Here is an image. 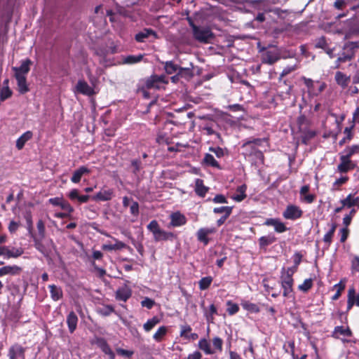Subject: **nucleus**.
Returning <instances> with one entry per match:
<instances>
[{"label": "nucleus", "instance_id": "obj_1", "mask_svg": "<svg viewBox=\"0 0 359 359\" xmlns=\"http://www.w3.org/2000/svg\"><path fill=\"white\" fill-rule=\"evenodd\" d=\"M189 26L191 27L193 37L195 40L203 43H207L213 38V33L208 27L197 26L191 19L188 18Z\"/></svg>", "mask_w": 359, "mask_h": 359}, {"label": "nucleus", "instance_id": "obj_2", "mask_svg": "<svg viewBox=\"0 0 359 359\" xmlns=\"http://www.w3.org/2000/svg\"><path fill=\"white\" fill-rule=\"evenodd\" d=\"M147 229L151 231L154 236V240L156 242L173 240L175 238V235L170 231H166L161 229L158 222L156 220L151 221L147 225Z\"/></svg>", "mask_w": 359, "mask_h": 359}, {"label": "nucleus", "instance_id": "obj_3", "mask_svg": "<svg viewBox=\"0 0 359 359\" xmlns=\"http://www.w3.org/2000/svg\"><path fill=\"white\" fill-rule=\"evenodd\" d=\"M359 47L358 42H351L344 46V51L339 55L335 62V68H339L341 63L351 61L355 56L353 49Z\"/></svg>", "mask_w": 359, "mask_h": 359}, {"label": "nucleus", "instance_id": "obj_4", "mask_svg": "<svg viewBox=\"0 0 359 359\" xmlns=\"http://www.w3.org/2000/svg\"><path fill=\"white\" fill-rule=\"evenodd\" d=\"M216 232L217 229L215 227H203L197 231L196 235L198 242L202 243L204 245H207L210 241L208 236Z\"/></svg>", "mask_w": 359, "mask_h": 359}, {"label": "nucleus", "instance_id": "obj_5", "mask_svg": "<svg viewBox=\"0 0 359 359\" xmlns=\"http://www.w3.org/2000/svg\"><path fill=\"white\" fill-rule=\"evenodd\" d=\"M114 197V191L111 188L106 187L101 189L95 195L92 196V199L95 201H109Z\"/></svg>", "mask_w": 359, "mask_h": 359}, {"label": "nucleus", "instance_id": "obj_6", "mask_svg": "<svg viewBox=\"0 0 359 359\" xmlns=\"http://www.w3.org/2000/svg\"><path fill=\"white\" fill-rule=\"evenodd\" d=\"M302 210L297 205H289L283 213L284 218L287 219L295 220L302 215Z\"/></svg>", "mask_w": 359, "mask_h": 359}, {"label": "nucleus", "instance_id": "obj_7", "mask_svg": "<svg viewBox=\"0 0 359 359\" xmlns=\"http://www.w3.org/2000/svg\"><path fill=\"white\" fill-rule=\"evenodd\" d=\"M245 155L246 156H249L252 158V161L255 162V163H264V156L263 153L257 149L255 146H252L248 147V149H245Z\"/></svg>", "mask_w": 359, "mask_h": 359}, {"label": "nucleus", "instance_id": "obj_8", "mask_svg": "<svg viewBox=\"0 0 359 359\" xmlns=\"http://www.w3.org/2000/svg\"><path fill=\"white\" fill-rule=\"evenodd\" d=\"M294 280L292 278L287 276H280V284L283 290V295L285 297H291L293 291Z\"/></svg>", "mask_w": 359, "mask_h": 359}, {"label": "nucleus", "instance_id": "obj_9", "mask_svg": "<svg viewBox=\"0 0 359 359\" xmlns=\"http://www.w3.org/2000/svg\"><path fill=\"white\" fill-rule=\"evenodd\" d=\"M75 93L90 96L95 93V91L94 89L90 86L86 81L80 79L78 81L75 86Z\"/></svg>", "mask_w": 359, "mask_h": 359}, {"label": "nucleus", "instance_id": "obj_10", "mask_svg": "<svg viewBox=\"0 0 359 359\" xmlns=\"http://www.w3.org/2000/svg\"><path fill=\"white\" fill-rule=\"evenodd\" d=\"M280 58V53L277 49L266 50L262 55V62L273 65Z\"/></svg>", "mask_w": 359, "mask_h": 359}, {"label": "nucleus", "instance_id": "obj_11", "mask_svg": "<svg viewBox=\"0 0 359 359\" xmlns=\"http://www.w3.org/2000/svg\"><path fill=\"white\" fill-rule=\"evenodd\" d=\"M354 168L353 163L350 160V158L341 154L340 163L337 166V170L341 173H346L348 171L353 170Z\"/></svg>", "mask_w": 359, "mask_h": 359}, {"label": "nucleus", "instance_id": "obj_12", "mask_svg": "<svg viewBox=\"0 0 359 359\" xmlns=\"http://www.w3.org/2000/svg\"><path fill=\"white\" fill-rule=\"evenodd\" d=\"M170 225L173 227H178L184 225L187 222V217L184 215L182 214L180 212L177 211L172 212L170 215Z\"/></svg>", "mask_w": 359, "mask_h": 359}, {"label": "nucleus", "instance_id": "obj_13", "mask_svg": "<svg viewBox=\"0 0 359 359\" xmlns=\"http://www.w3.org/2000/svg\"><path fill=\"white\" fill-rule=\"evenodd\" d=\"M25 351L21 345L15 344L9 348L8 356L9 359H18V357L25 358Z\"/></svg>", "mask_w": 359, "mask_h": 359}, {"label": "nucleus", "instance_id": "obj_14", "mask_svg": "<svg viewBox=\"0 0 359 359\" xmlns=\"http://www.w3.org/2000/svg\"><path fill=\"white\" fill-rule=\"evenodd\" d=\"M132 295V290L129 286L124 285L120 287L116 292V299L119 301L126 302Z\"/></svg>", "mask_w": 359, "mask_h": 359}, {"label": "nucleus", "instance_id": "obj_15", "mask_svg": "<svg viewBox=\"0 0 359 359\" xmlns=\"http://www.w3.org/2000/svg\"><path fill=\"white\" fill-rule=\"evenodd\" d=\"M31 64V60L29 59H26L22 62L20 67H13L12 69L14 72V76L18 75L19 74V75L26 77L27 74L29 72Z\"/></svg>", "mask_w": 359, "mask_h": 359}, {"label": "nucleus", "instance_id": "obj_16", "mask_svg": "<svg viewBox=\"0 0 359 359\" xmlns=\"http://www.w3.org/2000/svg\"><path fill=\"white\" fill-rule=\"evenodd\" d=\"M264 224L266 226H272L274 227V230L277 233H283L287 231V227L285 226V224L281 222L280 219L276 218H270L267 219Z\"/></svg>", "mask_w": 359, "mask_h": 359}, {"label": "nucleus", "instance_id": "obj_17", "mask_svg": "<svg viewBox=\"0 0 359 359\" xmlns=\"http://www.w3.org/2000/svg\"><path fill=\"white\" fill-rule=\"evenodd\" d=\"M22 271V268L17 265H8L0 268V277L6 275L17 276Z\"/></svg>", "mask_w": 359, "mask_h": 359}, {"label": "nucleus", "instance_id": "obj_18", "mask_svg": "<svg viewBox=\"0 0 359 359\" xmlns=\"http://www.w3.org/2000/svg\"><path fill=\"white\" fill-rule=\"evenodd\" d=\"M97 346L106 354L108 355L109 359H115V354L111 349L107 341L103 338H98L96 340Z\"/></svg>", "mask_w": 359, "mask_h": 359}, {"label": "nucleus", "instance_id": "obj_19", "mask_svg": "<svg viewBox=\"0 0 359 359\" xmlns=\"http://www.w3.org/2000/svg\"><path fill=\"white\" fill-rule=\"evenodd\" d=\"M90 172V170L89 168L86 166H81L73 172L71 181L74 184H77L81 181L83 175H88Z\"/></svg>", "mask_w": 359, "mask_h": 359}, {"label": "nucleus", "instance_id": "obj_20", "mask_svg": "<svg viewBox=\"0 0 359 359\" xmlns=\"http://www.w3.org/2000/svg\"><path fill=\"white\" fill-rule=\"evenodd\" d=\"M15 78L17 81L18 90L20 94H25L29 90L28 85L27 83V79L24 76L15 75Z\"/></svg>", "mask_w": 359, "mask_h": 359}, {"label": "nucleus", "instance_id": "obj_21", "mask_svg": "<svg viewBox=\"0 0 359 359\" xmlns=\"http://www.w3.org/2000/svg\"><path fill=\"white\" fill-rule=\"evenodd\" d=\"M78 317L74 311H71L67 316V324L70 333H73L77 327Z\"/></svg>", "mask_w": 359, "mask_h": 359}, {"label": "nucleus", "instance_id": "obj_22", "mask_svg": "<svg viewBox=\"0 0 359 359\" xmlns=\"http://www.w3.org/2000/svg\"><path fill=\"white\" fill-rule=\"evenodd\" d=\"M50 297L54 302H57L63 297V292L61 287L55 285H48Z\"/></svg>", "mask_w": 359, "mask_h": 359}, {"label": "nucleus", "instance_id": "obj_23", "mask_svg": "<svg viewBox=\"0 0 359 359\" xmlns=\"http://www.w3.org/2000/svg\"><path fill=\"white\" fill-rule=\"evenodd\" d=\"M334 79L336 83L342 88H346L350 82V76H346L341 72H337Z\"/></svg>", "mask_w": 359, "mask_h": 359}, {"label": "nucleus", "instance_id": "obj_24", "mask_svg": "<svg viewBox=\"0 0 359 359\" xmlns=\"http://www.w3.org/2000/svg\"><path fill=\"white\" fill-rule=\"evenodd\" d=\"M351 334L352 332L348 327H344V326H337L335 327L332 334V337L338 339L341 335L344 337H350Z\"/></svg>", "mask_w": 359, "mask_h": 359}, {"label": "nucleus", "instance_id": "obj_25", "mask_svg": "<svg viewBox=\"0 0 359 359\" xmlns=\"http://www.w3.org/2000/svg\"><path fill=\"white\" fill-rule=\"evenodd\" d=\"M209 188L205 187L203 184V181L201 179H196L195 181V192L201 196L204 197L207 194Z\"/></svg>", "mask_w": 359, "mask_h": 359}, {"label": "nucleus", "instance_id": "obj_26", "mask_svg": "<svg viewBox=\"0 0 359 359\" xmlns=\"http://www.w3.org/2000/svg\"><path fill=\"white\" fill-rule=\"evenodd\" d=\"M114 240L115 241L114 244H104L102 246V248L104 250L112 251V250H119L126 248L127 247V245L122 241H118L116 238H114Z\"/></svg>", "mask_w": 359, "mask_h": 359}, {"label": "nucleus", "instance_id": "obj_27", "mask_svg": "<svg viewBox=\"0 0 359 359\" xmlns=\"http://www.w3.org/2000/svg\"><path fill=\"white\" fill-rule=\"evenodd\" d=\"M343 207L351 208L357 206L359 208V197H353L351 194L347 196V197L341 201Z\"/></svg>", "mask_w": 359, "mask_h": 359}, {"label": "nucleus", "instance_id": "obj_28", "mask_svg": "<svg viewBox=\"0 0 359 359\" xmlns=\"http://www.w3.org/2000/svg\"><path fill=\"white\" fill-rule=\"evenodd\" d=\"M32 137V133L31 131H27L24 133L16 141V147L18 149H22L25 143L31 140Z\"/></svg>", "mask_w": 359, "mask_h": 359}, {"label": "nucleus", "instance_id": "obj_29", "mask_svg": "<svg viewBox=\"0 0 359 359\" xmlns=\"http://www.w3.org/2000/svg\"><path fill=\"white\" fill-rule=\"evenodd\" d=\"M23 252L24 250L21 248H13L12 249H10L8 246H6L5 257L6 259L18 258L20 256H21L23 254Z\"/></svg>", "mask_w": 359, "mask_h": 359}, {"label": "nucleus", "instance_id": "obj_30", "mask_svg": "<svg viewBox=\"0 0 359 359\" xmlns=\"http://www.w3.org/2000/svg\"><path fill=\"white\" fill-rule=\"evenodd\" d=\"M267 139L266 138H252L245 141L242 145L243 149H248L250 147L255 146L259 147L263 142H266Z\"/></svg>", "mask_w": 359, "mask_h": 359}, {"label": "nucleus", "instance_id": "obj_31", "mask_svg": "<svg viewBox=\"0 0 359 359\" xmlns=\"http://www.w3.org/2000/svg\"><path fill=\"white\" fill-rule=\"evenodd\" d=\"M160 322L161 318L158 316H155L147 320V322L143 325V329L145 332H149Z\"/></svg>", "mask_w": 359, "mask_h": 359}, {"label": "nucleus", "instance_id": "obj_32", "mask_svg": "<svg viewBox=\"0 0 359 359\" xmlns=\"http://www.w3.org/2000/svg\"><path fill=\"white\" fill-rule=\"evenodd\" d=\"M246 185L243 184L241 186H239L236 189V194L232 196V198L237 202H241L243 201L246 198Z\"/></svg>", "mask_w": 359, "mask_h": 359}, {"label": "nucleus", "instance_id": "obj_33", "mask_svg": "<svg viewBox=\"0 0 359 359\" xmlns=\"http://www.w3.org/2000/svg\"><path fill=\"white\" fill-rule=\"evenodd\" d=\"M156 37V33L151 29H145L135 35V39L138 42H144L149 36Z\"/></svg>", "mask_w": 359, "mask_h": 359}, {"label": "nucleus", "instance_id": "obj_34", "mask_svg": "<svg viewBox=\"0 0 359 359\" xmlns=\"http://www.w3.org/2000/svg\"><path fill=\"white\" fill-rule=\"evenodd\" d=\"M168 327L166 326H161L153 335V339L156 342H161L164 337L167 334Z\"/></svg>", "mask_w": 359, "mask_h": 359}, {"label": "nucleus", "instance_id": "obj_35", "mask_svg": "<svg viewBox=\"0 0 359 359\" xmlns=\"http://www.w3.org/2000/svg\"><path fill=\"white\" fill-rule=\"evenodd\" d=\"M181 67L172 61H167L164 63V69L167 74H173L178 73Z\"/></svg>", "mask_w": 359, "mask_h": 359}, {"label": "nucleus", "instance_id": "obj_36", "mask_svg": "<svg viewBox=\"0 0 359 359\" xmlns=\"http://www.w3.org/2000/svg\"><path fill=\"white\" fill-rule=\"evenodd\" d=\"M203 161V163L208 166L221 169V167H220L219 163L215 160L214 156L210 154H205Z\"/></svg>", "mask_w": 359, "mask_h": 359}, {"label": "nucleus", "instance_id": "obj_37", "mask_svg": "<svg viewBox=\"0 0 359 359\" xmlns=\"http://www.w3.org/2000/svg\"><path fill=\"white\" fill-rule=\"evenodd\" d=\"M241 306L245 310L251 313H257L260 311L257 304L251 303L249 301H242Z\"/></svg>", "mask_w": 359, "mask_h": 359}, {"label": "nucleus", "instance_id": "obj_38", "mask_svg": "<svg viewBox=\"0 0 359 359\" xmlns=\"http://www.w3.org/2000/svg\"><path fill=\"white\" fill-rule=\"evenodd\" d=\"M13 91L9 86L1 87L0 88V101L1 103L11 97Z\"/></svg>", "mask_w": 359, "mask_h": 359}, {"label": "nucleus", "instance_id": "obj_39", "mask_svg": "<svg viewBox=\"0 0 359 359\" xmlns=\"http://www.w3.org/2000/svg\"><path fill=\"white\" fill-rule=\"evenodd\" d=\"M276 241V238L274 236L269 235L266 236H262L259 239V244L260 248H264L272 244Z\"/></svg>", "mask_w": 359, "mask_h": 359}, {"label": "nucleus", "instance_id": "obj_40", "mask_svg": "<svg viewBox=\"0 0 359 359\" xmlns=\"http://www.w3.org/2000/svg\"><path fill=\"white\" fill-rule=\"evenodd\" d=\"M198 346V348L203 350L206 354H212L214 353L210 348L208 341L205 338L199 340Z\"/></svg>", "mask_w": 359, "mask_h": 359}, {"label": "nucleus", "instance_id": "obj_41", "mask_svg": "<svg viewBox=\"0 0 359 359\" xmlns=\"http://www.w3.org/2000/svg\"><path fill=\"white\" fill-rule=\"evenodd\" d=\"M143 58V55L140 54L137 55H128L123 58V64H135L140 62Z\"/></svg>", "mask_w": 359, "mask_h": 359}, {"label": "nucleus", "instance_id": "obj_42", "mask_svg": "<svg viewBox=\"0 0 359 359\" xmlns=\"http://www.w3.org/2000/svg\"><path fill=\"white\" fill-rule=\"evenodd\" d=\"M114 312V308L111 305H103L97 309V313L103 316H108Z\"/></svg>", "mask_w": 359, "mask_h": 359}, {"label": "nucleus", "instance_id": "obj_43", "mask_svg": "<svg viewBox=\"0 0 359 359\" xmlns=\"http://www.w3.org/2000/svg\"><path fill=\"white\" fill-rule=\"evenodd\" d=\"M303 80L304 82V84L308 88V92L310 95H312L313 96L318 95V93H316V90L314 88V82L311 79H307L306 77H303Z\"/></svg>", "mask_w": 359, "mask_h": 359}, {"label": "nucleus", "instance_id": "obj_44", "mask_svg": "<svg viewBox=\"0 0 359 359\" xmlns=\"http://www.w3.org/2000/svg\"><path fill=\"white\" fill-rule=\"evenodd\" d=\"M232 210H233L232 206H222V207L215 208L213 209V212L215 214L223 213L224 216H230L232 212Z\"/></svg>", "mask_w": 359, "mask_h": 359}, {"label": "nucleus", "instance_id": "obj_45", "mask_svg": "<svg viewBox=\"0 0 359 359\" xmlns=\"http://www.w3.org/2000/svg\"><path fill=\"white\" fill-rule=\"evenodd\" d=\"M212 282V278L211 276H206L202 278L199 282L198 285L201 290H207Z\"/></svg>", "mask_w": 359, "mask_h": 359}, {"label": "nucleus", "instance_id": "obj_46", "mask_svg": "<svg viewBox=\"0 0 359 359\" xmlns=\"http://www.w3.org/2000/svg\"><path fill=\"white\" fill-rule=\"evenodd\" d=\"M203 130L205 131L208 135H215L217 140V142L221 144L222 143L223 141L220 134L215 132L211 126L206 125L203 128Z\"/></svg>", "mask_w": 359, "mask_h": 359}, {"label": "nucleus", "instance_id": "obj_47", "mask_svg": "<svg viewBox=\"0 0 359 359\" xmlns=\"http://www.w3.org/2000/svg\"><path fill=\"white\" fill-rule=\"evenodd\" d=\"M336 226H337L335 224H332L331 226V229L324 235L323 241L326 243L327 245H330L332 241V238L334 236Z\"/></svg>", "mask_w": 359, "mask_h": 359}, {"label": "nucleus", "instance_id": "obj_48", "mask_svg": "<svg viewBox=\"0 0 359 359\" xmlns=\"http://www.w3.org/2000/svg\"><path fill=\"white\" fill-rule=\"evenodd\" d=\"M227 309L226 311L230 316H233L238 312L239 306L237 304L233 303L231 301H227L226 302Z\"/></svg>", "mask_w": 359, "mask_h": 359}, {"label": "nucleus", "instance_id": "obj_49", "mask_svg": "<svg viewBox=\"0 0 359 359\" xmlns=\"http://www.w3.org/2000/svg\"><path fill=\"white\" fill-rule=\"evenodd\" d=\"M359 151V145H353L344 149L341 154L350 158L352 155Z\"/></svg>", "mask_w": 359, "mask_h": 359}, {"label": "nucleus", "instance_id": "obj_50", "mask_svg": "<svg viewBox=\"0 0 359 359\" xmlns=\"http://www.w3.org/2000/svg\"><path fill=\"white\" fill-rule=\"evenodd\" d=\"M312 285H313L312 279L308 278V279L304 280L303 283L298 286V289L300 291L306 292L311 288Z\"/></svg>", "mask_w": 359, "mask_h": 359}, {"label": "nucleus", "instance_id": "obj_51", "mask_svg": "<svg viewBox=\"0 0 359 359\" xmlns=\"http://www.w3.org/2000/svg\"><path fill=\"white\" fill-rule=\"evenodd\" d=\"M316 133L313 130H307L304 133L302 136V142L304 144H307L309 141L316 136Z\"/></svg>", "mask_w": 359, "mask_h": 359}, {"label": "nucleus", "instance_id": "obj_52", "mask_svg": "<svg viewBox=\"0 0 359 359\" xmlns=\"http://www.w3.org/2000/svg\"><path fill=\"white\" fill-rule=\"evenodd\" d=\"M352 128H346L344 129V133L346 134V137H344L342 140H341L339 142L340 146L344 145L345 143L349 142L353 137V134L351 133Z\"/></svg>", "mask_w": 359, "mask_h": 359}, {"label": "nucleus", "instance_id": "obj_53", "mask_svg": "<svg viewBox=\"0 0 359 359\" xmlns=\"http://www.w3.org/2000/svg\"><path fill=\"white\" fill-rule=\"evenodd\" d=\"M180 78H184L186 79H189L192 77L193 73L192 71L189 68H183L181 67L178 72Z\"/></svg>", "mask_w": 359, "mask_h": 359}, {"label": "nucleus", "instance_id": "obj_54", "mask_svg": "<svg viewBox=\"0 0 359 359\" xmlns=\"http://www.w3.org/2000/svg\"><path fill=\"white\" fill-rule=\"evenodd\" d=\"M180 337L188 339V337L191 331V327L189 325H184L180 327Z\"/></svg>", "mask_w": 359, "mask_h": 359}, {"label": "nucleus", "instance_id": "obj_55", "mask_svg": "<svg viewBox=\"0 0 359 359\" xmlns=\"http://www.w3.org/2000/svg\"><path fill=\"white\" fill-rule=\"evenodd\" d=\"M34 247L39 252H41L43 255H46L48 252H47L46 248L43 245L41 241L37 238H34Z\"/></svg>", "mask_w": 359, "mask_h": 359}, {"label": "nucleus", "instance_id": "obj_56", "mask_svg": "<svg viewBox=\"0 0 359 359\" xmlns=\"http://www.w3.org/2000/svg\"><path fill=\"white\" fill-rule=\"evenodd\" d=\"M316 47L322 49H326L328 47V43L325 37L321 36L316 40Z\"/></svg>", "mask_w": 359, "mask_h": 359}, {"label": "nucleus", "instance_id": "obj_57", "mask_svg": "<svg viewBox=\"0 0 359 359\" xmlns=\"http://www.w3.org/2000/svg\"><path fill=\"white\" fill-rule=\"evenodd\" d=\"M217 308H216V306L213 304H212L210 306V307H209V313H205V316H206L207 320L208 321H212L213 319H214L213 316L215 314H217Z\"/></svg>", "mask_w": 359, "mask_h": 359}, {"label": "nucleus", "instance_id": "obj_58", "mask_svg": "<svg viewBox=\"0 0 359 359\" xmlns=\"http://www.w3.org/2000/svg\"><path fill=\"white\" fill-rule=\"evenodd\" d=\"M157 81L160 83V84L162 86L163 84L168 83V81L165 80V76L163 75L161 76H157V75H153L150 76V81L149 84L151 83V82Z\"/></svg>", "mask_w": 359, "mask_h": 359}, {"label": "nucleus", "instance_id": "obj_59", "mask_svg": "<svg viewBox=\"0 0 359 359\" xmlns=\"http://www.w3.org/2000/svg\"><path fill=\"white\" fill-rule=\"evenodd\" d=\"M39 235L41 239L45 237V224L42 220H39L36 224Z\"/></svg>", "mask_w": 359, "mask_h": 359}, {"label": "nucleus", "instance_id": "obj_60", "mask_svg": "<svg viewBox=\"0 0 359 359\" xmlns=\"http://www.w3.org/2000/svg\"><path fill=\"white\" fill-rule=\"evenodd\" d=\"M155 304V302L149 298L145 297L142 302H141V306L142 307H146L148 309H151Z\"/></svg>", "mask_w": 359, "mask_h": 359}, {"label": "nucleus", "instance_id": "obj_61", "mask_svg": "<svg viewBox=\"0 0 359 359\" xmlns=\"http://www.w3.org/2000/svg\"><path fill=\"white\" fill-rule=\"evenodd\" d=\"M63 210L65 211V212L70 214L74 212L73 207L69 204V202H67L65 200H63L60 206Z\"/></svg>", "mask_w": 359, "mask_h": 359}, {"label": "nucleus", "instance_id": "obj_62", "mask_svg": "<svg viewBox=\"0 0 359 359\" xmlns=\"http://www.w3.org/2000/svg\"><path fill=\"white\" fill-rule=\"evenodd\" d=\"M212 344L214 347L219 351H222L223 340L219 337H215L212 339Z\"/></svg>", "mask_w": 359, "mask_h": 359}, {"label": "nucleus", "instance_id": "obj_63", "mask_svg": "<svg viewBox=\"0 0 359 359\" xmlns=\"http://www.w3.org/2000/svg\"><path fill=\"white\" fill-rule=\"evenodd\" d=\"M297 269H295V266L294 267H289L287 269L285 268H283L281 270V276H289L292 278V275L294 273L297 271Z\"/></svg>", "mask_w": 359, "mask_h": 359}, {"label": "nucleus", "instance_id": "obj_64", "mask_svg": "<svg viewBox=\"0 0 359 359\" xmlns=\"http://www.w3.org/2000/svg\"><path fill=\"white\" fill-rule=\"evenodd\" d=\"M209 151L213 152L217 158H221L224 156V152L222 148L221 147H210Z\"/></svg>", "mask_w": 359, "mask_h": 359}]
</instances>
